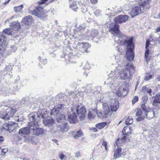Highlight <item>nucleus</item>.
Here are the masks:
<instances>
[{
	"instance_id": "obj_1",
	"label": "nucleus",
	"mask_w": 160,
	"mask_h": 160,
	"mask_svg": "<svg viewBox=\"0 0 160 160\" xmlns=\"http://www.w3.org/2000/svg\"><path fill=\"white\" fill-rule=\"evenodd\" d=\"M28 118L30 121L28 122L29 125L33 134L39 136L45 133V130L43 128H38V122L40 120V117L37 112H35L30 114Z\"/></svg>"
},
{
	"instance_id": "obj_2",
	"label": "nucleus",
	"mask_w": 160,
	"mask_h": 160,
	"mask_svg": "<svg viewBox=\"0 0 160 160\" xmlns=\"http://www.w3.org/2000/svg\"><path fill=\"white\" fill-rule=\"evenodd\" d=\"M109 30L110 32H113L115 36V41L119 45L122 43L124 44V42L126 40L125 37L119 30V26L116 24L112 23L110 25Z\"/></svg>"
},
{
	"instance_id": "obj_3",
	"label": "nucleus",
	"mask_w": 160,
	"mask_h": 160,
	"mask_svg": "<svg viewBox=\"0 0 160 160\" xmlns=\"http://www.w3.org/2000/svg\"><path fill=\"white\" fill-rule=\"evenodd\" d=\"M120 61L118 62V63L121 67V66H126L127 68H125L123 69H121L120 70V71L118 72V74L120 78L122 80H126L127 81H129L132 77V75L130 72V70L128 68V67H130L131 69H134V67L132 64H130L128 63H126L124 62L121 65L120 63Z\"/></svg>"
},
{
	"instance_id": "obj_4",
	"label": "nucleus",
	"mask_w": 160,
	"mask_h": 160,
	"mask_svg": "<svg viewBox=\"0 0 160 160\" xmlns=\"http://www.w3.org/2000/svg\"><path fill=\"white\" fill-rule=\"evenodd\" d=\"M5 104L4 102H2L1 104H0V107H1L2 109L3 110V111H1L0 117L5 120H7L9 119L14 116L16 110L4 105Z\"/></svg>"
},
{
	"instance_id": "obj_5",
	"label": "nucleus",
	"mask_w": 160,
	"mask_h": 160,
	"mask_svg": "<svg viewBox=\"0 0 160 160\" xmlns=\"http://www.w3.org/2000/svg\"><path fill=\"white\" fill-rule=\"evenodd\" d=\"M125 45L128 49L126 52V57L129 60H132L134 58V52L132 49L134 48V46L133 43V38L126 40L124 42Z\"/></svg>"
},
{
	"instance_id": "obj_6",
	"label": "nucleus",
	"mask_w": 160,
	"mask_h": 160,
	"mask_svg": "<svg viewBox=\"0 0 160 160\" xmlns=\"http://www.w3.org/2000/svg\"><path fill=\"white\" fill-rule=\"evenodd\" d=\"M125 138L126 137L123 136L122 138H118L115 142V144H114L115 147V145L118 147V148L115 149L114 151V157L115 159L121 157L122 148L120 146L121 145L122 143L125 142Z\"/></svg>"
},
{
	"instance_id": "obj_7",
	"label": "nucleus",
	"mask_w": 160,
	"mask_h": 160,
	"mask_svg": "<svg viewBox=\"0 0 160 160\" xmlns=\"http://www.w3.org/2000/svg\"><path fill=\"white\" fill-rule=\"evenodd\" d=\"M129 85L128 82H124L119 87L116 92L117 95L118 97H124L128 92Z\"/></svg>"
},
{
	"instance_id": "obj_8",
	"label": "nucleus",
	"mask_w": 160,
	"mask_h": 160,
	"mask_svg": "<svg viewBox=\"0 0 160 160\" xmlns=\"http://www.w3.org/2000/svg\"><path fill=\"white\" fill-rule=\"evenodd\" d=\"M72 111H75L77 115H78L79 116L81 120L83 119L86 114V109L84 106H82L80 108L78 105L73 106L72 108Z\"/></svg>"
},
{
	"instance_id": "obj_9",
	"label": "nucleus",
	"mask_w": 160,
	"mask_h": 160,
	"mask_svg": "<svg viewBox=\"0 0 160 160\" xmlns=\"http://www.w3.org/2000/svg\"><path fill=\"white\" fill-rule=\"evenodd\" d=\"M17 126V123L12 122H6L3 124V127L1 128V130L2 131H7L10 132L13 131Z\"/></svg>"
},
{
	"instance_id": "obj_10",
	"label": "nucleus",
	"mask_w": 160,
	"mask_h": 160,
	"mask_svg": "<svg viewBox=\"0 0 160 160\" xmlns=\"http://www.w3.org/2000/svg\"><path fill=\"white\" fill-rule=\"evenodd\" d=\"M41 5L40 4V5ZM29 12L31 14L37 16L39 18L43 17L44 15L43 8L40 6V5L36 6L33 11H29Z\"/></svg>"
},
{
	"instance_id": "obj_11",
	"label": "nucleus",
	"mask_w": 160,
	"mask_h": 160,
	"mask_svg": "<svg viewBox=\"0 0 160 160\" xmlns=\"http://www.w3.org/2000/svg\"><path fill=\"white\" fill-rule=\"evenodd\" d=\"M140 5L136 6L133 7L129 13L132 18L138 15L143 12Z\"/></svg>"
},
{
	"instance_id": "obj_12",
	"label": "nucleus",
	"mask_w": 160,
	"mask_h": 160,
	"mask_svg": "<svg viewBox=\"0 0 160 160\" xmlns=\"http://www.w3.org/2000/svg\"><path fill=\"white\" fill-rule=\"evenodd\" d=\"M30 133H32V130L30 128V127L22 128L19 131V135L24 138H26Z\"/></svg>"
},
{
	"instance_id": "obj_13",
	"label": "nucleus",
	"mask_w": 160,
	"mask_h": 160,
	"mask_svg": "<svg viewBox=\"0 0 160 160\" xmlns=\"http://www.w3.org/2000/svg\"><path fill=\"white\" fill-rule=\"evenodd\" d=\"M109 104L112 112L116 111L119 108L118 102L115 99H111Z\"/></svg>"
},
{
	"instance_id": "obj_14",
	"label": "nucleus",
	"mask_w": 160,
	"mask_h": 160,
	"mask_svg": "<svg viewBox=\"0 0 160 160\" xmlns=\"http://www.w3.org/2000/svg\"><path fill=\"white\" fill-rule=\"evenodd\" d=\"M72 113L68 115V120L71 123H75L77 121L78 115L75 111H72Z\"/></svg>"
},
{
	"instance_id": "obj_15",
	"label": "nucleus",
	"mask_w": 160,
	"mask_h": 160,
	"mask_svg": "<svg viewBox=\"0 0 160 160\" xmlns=\"http://www.w3.org/2000/svg\"><path fill=\"white\" fill-rule=\"evenodd\" d=\"M128 19V16L126 15H118L114 18L115 23H121L125 22Z\"/></svg>"
},
{
	"instance_id": "obj_16",
	"label": "nucleus",
	"mask_w": 160,
	"mask_h": 160,
	"mask_svg": "<svg viewBox=\"0 0 160 160\" xmlns=\"http://www.w3.org/2000/svg\"><path fill=\"white\" fill-rule=\"evenodd\" d=\"M64 107V105L62 104L59 105L56 108H54L51 110L50 112V115L56 116L60 112L62 108Z\"/></svg>"
},
{
	"instance_id": "obj_17",
	"label": "nucleus",
	"mask_w": 160,
	"mask_h": 160,
	"mask_svg": "<svg viewBox=\"0 0 160 160\" xmlns=\"http://www.w3.org/2000/svg\"><path fill=\"white\" fill-rule=\"evenodd\" d=\"M143 111L141 109H140L138 110V111L136 112V115L137 116L139 117L136 119V120L138 121H140L143 120L145 117V113L144 114L143 113Z\"/></svg>"
},
{
	"instance_id": "obj_18",
	"label": "nucleus",
	"mask_w": 160,
	"mask_h": 160,
	"mask_svg": "<svg viewBox=\"0 0 160 160\" xmlns=\"http://www.w3.org/2000/svg\"><path fill=\"white\" fill-rule=\"evenodd\" d=\"M67 122H64L58 125V129L62 132H67L68 130V126Z\"/></svg>"
},
{
	"instance_id": "obj_19",
	"label": "nucleus",
	"mask_w": 160,
	"mask_h": 160,
	"mask_svg": "<svg viewBox=\"0 0 160 160\" xmlns=\"http://www.w3.org/2000/svg\"><path fill=\"white\" fill-rule=\"evenodd\" d=\"M150 2L149 0L143 1V2L142 1V2H139V5L142 7L144 11H146L149 8Z\"/></svg>"
},
{
	"instance_id": "obj_20",
	"label": "nucleus",
	"mask_w": 160,
	"mask_h": 160,
	"mask_svg": "<svg viewBox=\"0 0 160 160\" xmlns=\"http://www.w3.org/2000/svg\"><path fill=\"white\" fill-rule=\"evenodd\" d=\"M15 33L13 29L12 28H7L4 29L2 32L0 33V35L2 36H3V35L7 34L8 35H13Z\"/></svg>"
},
{
	"instance_id": "obj_21",
	"label": "nucleus",
	"mask_w": 160,
	"mask_h": 160,
	"mask_svg": "<svg viewBox=\"0 0 160 160\" xmlns=\"http://www.w3.org/2000/svg\"><path fill=\"white\" fill-rule=\"evenodd\" d=\"M33 22L32 18L31 16H28L24 17L22 21V22L26 25H31Z\"/></svg>"
},
{
	"instance_id": "obj_22",
	"label": "nucleus",
	"mask_w": 160,
	"mask_h": 160,
	"mask_svg": "<svg viewBox=\"0 0 160 160\" xmlns=\"http://www.w3.org/2000/svg\"><path fill=\"white\" fill-rule=\"evenodd\" d=\"M44 125L48 127L52 126L54 123V120L52 118L45 119L43 120Z\"/></svg>"
},
{
	"instance_id": "obj_23",
	"label": "nucleus",
	"mask_w": 160,
	"mask_h": 160,
	"mask_svg": "<svg viewBox=\"0 0 160 160\" xmlns=\"http://www.w3.org/2000/svg\"><path fill=\"white\" fill-rule=\"evenodd\" d=\"M98 32L97 30L95 29H92L89 33L88 32L87 33V36L89 38H94L97 36L98 34Z\"/></svg>"
},
{
	"instance_id": "obj_24",
	"label": "nucleus",
	"mask_w": 160,
	"mask_h": 160,
	"mask_svg": "<svg viewBox=\"0 0 160 160\" xmlns=\"http://www.w3.org/2000/svg\"><path fill=\"white\" fill-rule=\"evenodd\" d=\"M155 112L152 110L150 111H146L145 112V117L148 119L150 120L155 117Z\"/></svg>"
},
{
	"instance_id": "obj_25",
	"label": "nucleus",
	"mask_w": 160,
	"mask_h": 160,
	"mask_svg": "<svg viewBox=\"0 0 160 160\" xmlns=\"http://www.w3.org/2000/svg\"><path fill=\"white\" fill-rule=\"evenodd\" d=\"M11 26L12 27L11 28L13 29L15 32L20 28V23L18 22L14 21L12 22L11 24Z\"/></svg>"
},
{
	"instance_id": "obj_26",
	"label": "nucleus",
	"mask_w": 160,
	"mask_h": 160,
	"mask_svg": "<svg viewBox=\"0 0 160 160\" xmlns=\"http://www.w3.org/2000/svg\"><path fill=\"white\" fill-rule=\"evenodd\" d=\"M113 74H115L114 72H111L109 75V77L108 78L107 81L105 82V84L110 85L113 84V77L112 76L113 75Z\"/></svg>"
},
{
	"instance_id": "obj_27",
	"label": "nucleus",
	"mask_w": 160,
	"mask_h": 160,
	"mask_svg": "<svg viewBox=\"0 0 160 160\" xmlns=\"http://www.w3.org/2000/svg\"><path fill=\"white\" fill-rule=\"evenodd\" d=\"M57 121L58 122H62L65 119V116L63 113H61L60 112L59 114L56 116Z\"/></svg>"
},
{
	"instance_id": "obj_28",
	"label": "nucleus",
	"mask_w": 160,
	"mask_h": 160,
	"mask_svg": "<svg viewBox=\"0 0 160 160\" xmlns=\"http://www.w3.org/2000/svg\"><path fill=\"white\" fill-rule=\"evenodd\" d=\"M82 47L83 50H82V52H88V48H90V46L88 43H82Z\"/></svg>"
},
{
	"instance_id": "obj_29",
	"label": "nucleus",
	"mask_w": 160,
	"mask_h": 160,
	"mask_svg": "<svg viewBox=\"0 0 160 160\" xmlns=\"http://www.w3.org/2000/svg\"><path fill=\"white\" fill-rule=\"evenodd\" d=\"M123 134L125 135H128L131 133V129L130 127H125L122 131Z\"/></svg>"
},
{
	"instance_id": "obj_30",
	"label": "nucleus",
	"mask_w": 160,
	"mask_h": 160,
	"mask_svg": "<svg viewBox=\"0 0 160 160\" xmlns=\"http://www.w3.org/2000/svg\"><path fill=\"white\" fill-rule=\"evenodd\" d=\"M141 89V91L142 92H143L144 93L147 92L148 93H149L150 95L151 96V93L152 90L151 89L149 88L146 86H143L142 87Z\"/></svg>"
},
{
	"instance_id": "obj_31",
	"label": "nucleus",
	"mask_w": 160,
	"mask_h": 160,
	"mask_svg": "<svg viewBox=\"0 0 160 160\" xmlns=\"http://www.w3.org/2000/svg\"><path fill=\"white\" fill-rule=\"evenodd\" d=\"M80 92H85L87 93H88L91 92V89L89 87L84 86L81 88Z\"/></svg>"
},
{
	"instance_id": "obj_32",
	"label": "nucleus",
	"mask_w": 160,
	"mask_h": 160,
	"mask_svg": "<svg viewBox=\"0 0 160 160\" xmlns=\"http://www.w3.org/2000/svg\"><path fill=\"white\" fill-rule=\"evenodd\" d=\"M70 7L75 12H76L78 9V5L75 2H74L71 4L70 5Z\"/></svg>"
},
{
	"instance_id": "obj_33",
	"label": "nucleus",
	"mask_w": 160,
	"mask_h": 160,
	"mask_svg": "<svg viewBox=\"0 0 160 160\" xmlns=\"http://www.w3.org/2000/svg\"><path fill=\"white\" fill-rule=\"evenodd\" d=\"M6 37V35H3V36H2L0 35V44L1 46H6V41L5 40V38Z\"/></svg>"
},
{
	"instance_id": "obj_34",
	"label": "nucleus",
	"mask_w": 160,
	"mask_h": 160,
	"mask_svg": "<svg viewBox=\"0 0 160 160\" xmlns=\"http://www.w3.org/2000/svg\"><path fill=\"white\" fill-rule=\"evenodd\" d=\"M107 123L105 122L100 123L96 125V128L100 129L104 128L106 125Z\"/></svg>"
},
{
	"instance_id": "obj_35",
	"label": "nucleus",
	"mask_w": 160,
	"mask_h": 160,
	"mask_svg": "<svg viewBox=\"0 0 160 160\" xmlns=\"http://www.w3.org/2000/svg\"><path fill=\"white\" fill-rule=\"evenodd\" d=\"M152 78V76L149 73H146L144 77V80L145 81H148Z\"/></svg>"
},
{
	"instance_id": "obj_36",
	"label": "nucleus",
	"mask_w": 160,
	"mask_h": 160,
	"mask_svg": "<svg viewBox=\"0 0 160 160\" xmlns=\"http://www.w3.org/2000/svg\"><path fill=\"white\" fill-rule=\"evenodd\" d=\"M23 8V4L18 6L15 7L14 8V11L16 12H17L21 10H22Z\"/></svg>"
},
{
	"instance_id": "obj_37",
	"label": "nucleus",
	"mask_w": 160,
	"mask_h": 160,
	"mask_svg": "<svg viewBox=\"0 0 160 160\" xmlns=\"http://www.w3.org/2000/svg\"><path fill=\"white\" fill-rule=\"evenodd\" d=\"M103 112L105 115H107L110 111L109 108L107 106H103Z\"/></svg>"
},
{
	"instance_id": "obj_38",
	"label": "nucleus",
	"mask_w": 160,
	"mask_h": 160,
	"mask_svg": "<svg viewBox=\"0 0 160 160\" xmlns=\"http://www.w3.org/2000/svg\"><path fill=\"white\" fill-rule=\"evenodd\" d=\"M133 122V119L132 118L128 117L125 121L126 124L128 125H130L132 124Z\"/></svg>"
},
{
	"instance_id": "obj_39",
	"label": "nucleus",
	"mask_w": 160,
	"mask_h": 160,
	"mask_svg": "<svg viewBox=\"0 0 160 160\" xmlns=\"http://www.w3.org/2000/svg\"><path fill=\"white\" fill-rule=\"evenodd\" d=\"M59 157L61 160H64L66 158V155H65L62 152H59Z\"/></svg>"
},
{
	"instance_id": "obj_40",
	"label": "nucleus",
	"mask_w": 160,
	"mask_h": 160,
	"mask_svg": "<svg viewBox=\"0 0 160 160\" xmlns=\"http://www.w3.org/2000/svg\"><path fill=\"white\" fill-rule=\"evenodd\" d=\"M82 135V132L81 130H79L77 132V134L76 136H73L74 138L77 139V138L81 137Z\"/></svg>"
},
{
	"instance_id": "obj_41",
	"label": "nucleus",
	"mask_w": 160,
	"mask_h": 160,
	"mask_svg": "<svg viewBox=\"0 0 160 160\" xmlns=\"http://www.w3.org/2000/svg\"><path fill=\"white\" fill-rule=\"evenodd\" d=\"M149 49H146V50L145 51V59H146V61H147V64L148 63V57L149 53Z\"/></svg>"
},
{
	"instance_id": "obj_42",
	"label": "nucleus",
	"mask_w": 160,
	"mask_h": 160,
	"mask_svg": "<svg viewBox=\"0 0 160 160\" xmlns=\"http://www.w3.org/2000/svg\"><path fill=\"white\" fill-rule=\"evenodd\" d=\"M5 46H1L0 47V55H2L4 53V52L5 51V48H4Z\"/></svg>"
},
{
	"instance_id": "obj_43",
	"label": "nucleus",
	"mask_w": 160,
	"mask_h": 160,
	"mask_svg": "<svg viewBox=\"0 0 160 160\" xmlns=\"http://www.w3.org/2000/svg\"><path fill=\"white\" fill-rule=\"evenodd\" d=\"M94 117V115L92 113V112H88V117L89 119L91 120L93 119Z\"/></svg>"
},
{
	"instance_id": "obj_44",
	"label": "nucleus",
	"mask_w": 160,
	"mask_h": 160,
	"mask_svg": "<svg viewBox=\"0 0 160 160\" xmlns=\"http://www.w3.org/2000/svg\"><path fill=\"white\" fill-rule=\"evenodd\" d=\"M85 27V26L84 25H76V28L77 29H78L79 30H82L84 29Z\"/></svg>"
},
{
	"instance_id": "obj_45",
	"label": "nucleus",
	"mask_w": 160,
	"mask_h": 160,
	"mask_svg": "<svg viewBox=\"0 0 160 160\" xmlns=\"http://www.w3.org/2000/svg\"><path fill=\"white\" fill-rule=\"evenodd\" d=\"M138 100V97L137 96H135L132 100V103L134 104L136 102H137Z\"/></svg>"
},
{
	"instance_id": "obj_46",
	"label": "nucleus",
	"mask_w": 160,
	"mask_h": 160,
	"mask_svg": "<svg viewBox=\"0 0 160 160\" xmlns=\"http://www.w3.org/2000/svg\"><path fill=\"white\" fill-rule=\"evenodd\" d=\"M12 69V67L11 66H8L5 68L4 69V71H6L8 70L9 71L11 70Z\"/></svg>"
},
{
	"instance_id": "obj_47",
	"label": "nucleus",
	"mask_w": 160,
	"mask_h": 160,
	"mask_svg": "<svg viewBox=\"0 0 160 160\" xmlns=\"http://www.w3.org/2000/svg\"><path fill=\"white\" fill-rule=\"evenodd\" d=\"M102 145L105 147V149L106 151H108V148L107 147V142L105 141H103L102 144Z\"/></svg>"
},
{
	"instance_id": "obj_48",
	"label": "nucleus",
	"mask_w": 160,
	"mask_h": 160,
	"mask_svg": "<svg viewBox=\"0 0 160 160\" xmlns=\"http://www.w3.org/2000/svg\"><path fill=\"white\" fill-rule=\"evenodd\" d=\"M8 151V149L7 148H3L2 150V154L4 155Z\"/></svg>"
},
{
	"instance_id": "obj_49",
	"label": "nucleus",
	"mask_w": 160,
	"mask_h": 160,
	"mask_svg": "<svg viewBox=\"0 0 160 160\" xmlns=\"http://www.w3.org/2000/svg\"><path fill=\"white\" fill-rule=\"evenodd\" d=\"M81 9L82 12L83 13H85L87 10V8L85 6H82L81 8Z\"/></svg>"
},
{
	"instance_id": "obj_50",
	"label": "nucleus",
	"mask_w": 160,
	"mask_h": 160,
	"mask_svg": "<svg viewBox=\"0 0 160 160\" xmlns=\"http://www.w3.org/2000/svg\"><path fill=\"white\" fill-rule=\"evenodd\" d=\"M94 13L96 16H98L100 13V10H97L94 11Z\"/></svg>"
},
{
	"instance_id": "obj_51",
	"label": "nucleus",
	"mask_w": 160,
	"mask_h": 160,
	"mask_svg": "<svg viewBox=\"0 0 160 160\" xmlns=\"http://www.w3.org/2000/svg\"><path fill=\"white\" fill-rule=\"evenodd\" d=\"M17 49V48L15 46H12L11 48V52H15Z\"/></svg>"
},
{
	"instance_id": "obj_52",
	"label": "nucleus",
	"mask_w": 160,
	"mask_h": 160,
	"mask_svg": "<svg viewBox=\"0 0 160 160\" xmlns=\"http://www.w3.org/2000/svg\"><path fill=\"white\" fill-rule=\"evenodd\" d=\"M141 108L143 111L145 113L147 111L146 110V108H145V105L144 104H142L141 107Z\"/></svg>"
},
{
	"instance_id": "obj_53",
	"label": "nucleus",
	"mask_w": 160,
	"mask_h": 160,
	"mask_svg": "<svg viewBox=\"0 0 160 160\" xmlns=\"http://www.w3.org/2000/svg\"><path fill=\"white\" fill-rule=\"evenodd\" d=\"M150 44V42L148 40H147L146 42L145 48L146 49H148V48Z\"/></svg>"
},
{
	"instance_id": "obj_54",
	"label": "nucleus",
	"mask_w": 160,
	"mask_h": 160,
	"mask_svg": "<svg viewBox=\"0 0 160 160\" xmlns=\"http://www.w3.org/2000/svg\"><path fill=\"white\" fill-rule=\"evenodd\" d=\"M89 64L87 62H86V65L83 68L84 69H89Z\"/></svg>"
},
{
	"instance_id": "obj_55",
	"label": "nucleus",
	"mask_w": 160,
	"mask_h": 160,
	"mask_svg": "<svg viewBox=\"0 0 160 160\" xmlns=\"http://www.w3.org/2000/svg\"><path fill=\"white\" fill-rule=\"evenodd\" d=\"M80 157V152H78L75 153V157L78 158Z\"/></svg>"
},
{
	"instance_id": "obj_56",
	"label": "nucleus",
	"mask_w": 160,
	"mask_h": 160,
	"mask_svg": "<svg viewBox=\"0 0 160 160\" xmlns=\"http://www.w3.org/2000/svg\"><path fill=\"white\" fill-rule=\"evenodd\" d=\"M91 3L93 4H95L98 2V0H90Z\"/></svg>"
},
{
	"instance_id": "obj_57",
	"label": "nucleus",
	"mask_w": 160,
	"mask_h": 160,
	"mask_svg": "<svg viewBox=\"0 0 160 160\" xmlns=\"http://www.w3.org/2000/svg\"><path fill=\"white\" fill-rule=\"evenodd\" d=\"M20 103L21 104H24L25 103V100L24 99H22Z\"/></svg>"
},
{
	"instance_id": "obj_58",
	"label": "nucleus",
	"mask_w": 160,
	"mask_h": 160,
	"mask_svg": "<svg viewBox=\"0 0 160 160\" xmlns=\"http://www.w3.org/2000/svg\"><path fill=\"white\" fill-rule=\"evenodd\" d=\"M3 138L2 136L0 137V144H1L3 141Z\"/></svg>"
},
{
	"instance_id": "obj_59",
	"label": "nucleus",
	"mask_w": 160,
	"mask_h": 160,
	"mask_svg": "<svg viewBox=\"0 0 160 160\" xmlns=\"http://www.w3.org/2000/svg\"><path fill=\"white\" fill-rule=\"evenodd\" d=\"M155 101H156L160 103V98L158 99V97H156V98Z\"/></svg>"
},
{
	"instance_id": "obj_60",
	"label": "nucleus",
	"mask_w": 160,
	"mask_h": 160,
	"mask_svg": "<svg viewBox=\"0 0 160 160\" xmlns=\"http://www.w3.org/2000/svg\"><path fill=\"white\" fill-rule=\"evenodd\" d=\"M160 31V26L158 28L155 30L156 32H158Z\"/></svg>"
},
{
	"instance_id": "obj_61",
	"label": "nucleus",
	"mask_w": 160,
	"mask_h": 160,
	"mask_svg": "<svg viewBox=\"0 0 160 160\" xmlns=\"http://www.w3.org/2000/svg\"><path fill=\"white\" fill-rule=\"evenodd\" d=\"M92 130L94 132H97L98 130L95 128H92Z\"/></svg>"
},
{
	"instance_id": "obj_62",
	"label": "nucleus",
	"mask_w": 160,
	"mask_h": 160,
	"mask_svg": "<svg viewBox=\"0 0 160 160\" xmlns=\"http://www.w3.org/2000/svg\"><path fill=\"white\" fill-rule=\"evenodd\" d=\"M43 64L44 65L46 64L47 62V60L46 59H44L43 60Z\"/></svg>"
},
{
	"instance_id": "obj_63",
	"label": "nucleus",
	"mask_w": 160,
	"mask_h": 160,
	"mask_svg": "<svg viewBox=\"0 0 160 160\" xmlns=\"http://www.w3.org/2000/svg\"><path fill=\"white\" fill-rule=\"evenodd\" d=\"M82 43L80 42H78L77 43V45H78V46H81V47H82Z\"/></svg>"
},
{
	"instance_id": "obj_64",
	"label": "nucleus",
	"mask_w": 160,
	"mask_h": 160,
	"mask_svg": "<svg viewBox=\"0 0 160 160\" xmlns=\"http://www.w3.org/2000/svg\"><path fill=\"white\" fill-rule=\"evenodd\" d=\"M157 79L158 81H160V75L158 76L157 77Z\"/></svg>"
}]
</instances>
